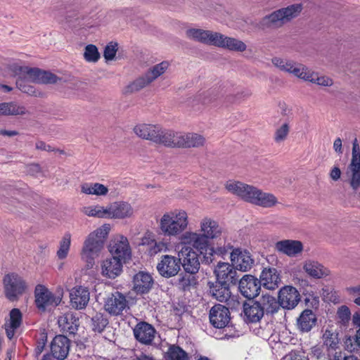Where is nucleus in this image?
I'll return each mask as SVG.
<instances>
[{
    "label": "nucleus",
    "instance_id": "1",
    "mask_svg": "<svg viewBox=\"0 0 360 360\" xmlns=\"http://www.w3.org/2000/svg\"><path fill=\"white\" fill-rule=\"evenodd\" d=\"M200 233L186 231L179 238L180 243L192 245L200 254H207L209 239L224 236L222 229L214 219L205 217L200 223Z\"/></svg>",
    "mask_w": 360,
    "mask_h": 360
},
{
    "label": "nucleus",
    "instance_id": "54",
    "mask_svg": "<svg viewBox=\"0 0 360 360\" xmlns=\"http://www.w3.org/2000/svg\"><path fill=\"white\" fill-rule=\"evenodd\" d=\"M252 91L248 89H243L234 95H230L226 98L227 102L229 103H239L241 101L250 98Z\"/></svg>",
    "mask_w": 360,
    "mask_h": 360
},
{
    "label": "nucleus",
    "instance_id": "43",
    "mask_svg": "<svg viewBox=\"0 0 360 360\" xmlns=\"http://www.w3.org/2000/svg\"><path fill=\"white\" fill-rule=\"evenodd\" d=\"M232 248V247L229 245H224L221 247H217L216 248H210L208 246V250L207 251V254H202L204 262L206 264H210L213 261V255H217L219 256H224L226 255L229 251Z\"/></svg>",
    "mask_w": 360,
    "mask_h": 360
},
{
    "label": "nucleus",
    "instance_id": "27",
    "mask_svg": "<svg viewBox=\"0 0 360 360\" xmlns=\"http://www.w3.org/2000/svg\"><path fill=\"white\" fill-rule=\"evenodd\" d=\"M275 248L288 257H295L302 252L303 245L300 240H283L275 244Z\"/></svg>",
    "mask_w": 360,
    "mask_h": 360
},
{
    "label": "nucleus",
    "instance_id": "24",
    "mask_svg": "<svg viewBox=\"0 0 360 360\" xmlns=\"http://www.w3.org/2000/svg\"><path fill=\"white\" fill-rule=\"evenodd\" d=\"M124 262L114 257L107 258L101 263V274L108 278H115L118 276L122 271Z\"/></svg>",
    "mask_w": 360,
    "mask_h": 360
},
{
    "label": "nucleus",
    "instance_id": "21",
    "mask_svg": "<svg viewBox=\"0 0 360 360\" xmlns=\"http://www.w3.org/2000/svg\"><path fill=\"white\" fill-rule=\"evenodd\" d=\"M70 348V341L65 335H56L51 343V358L64 360L67 358Z\"/></svg>",
    "mask_w": 360,
    "mask_h": 360
},
{
    "label": "nucleus",
    "instance_id": "22",
    "mask_svg": "<svg viewBox=\"0 0 360 360\" xmlns=\"http://www.w3.org/2000/svg\"><path fill=\"white\" fill-rule=\"evenodd\" d=\"M155 334L156 330L154 327L144 321L137 323L134 328L135 338L143 345H152Z\"/></svg>",
    "mask_w": 360,
    "mask_h": 360
},
{
    "label": "nucleus",
    "instance_id": "23",
    "mask_svg": "<svg viewBox=\"0 0 360 360\" xmlns=\"http://www.w3.org/2000/svg\"><path fill=\"white\" fill-rule=\"evenodd\" d=\"M70 303L76 309H84L89 301V291L86 287L75 286L70 291Z\"/></svg>",
    "mask_w": 360,
    "mask_h": 360
},
{
    "label": "nucleus",
    "instance_id": "42",
    "mask_svg": "<svg viewBox=\"0 0 360 360\" xmlns=\"http://www.w3.org/2000/svg\"><path fill=\"white\" fill-rule=\"evenodd\" d=\"M108 324V319L101 312H97L91 318V328L94 332L101 333Z\"/></svg>",
    "mask_w": 360,
    "mask_h": 360
},
{
    "label": "nucleus",
    "instance_id": "36",
    "mask_svg": "<svg viewBox=\"0 0 360 360\" xmlns=\"http://www.w3.org/2000/svg\"><path fill=\"white\" fill-rule=\"evenodd\" d=\"M229 285L218 282L209 283L210 292L217 300L221 302H226L231 297Z\"/></svg>",
    "mask_w": 360,
    "mask_h": 360
},
{
    "label": "nucleus",
    "instance_id": "61",
    "mask_svg": "<svg viewBox=\"0 0 360 360\" xmlns=\"http://www.w3.org/2000/svg\"><path fill=\"white\" fill-rule=\"evenodd\" d=\"M346 290L354 298V303L360 307V285L347 288Z\"/></svg>",
    "mask_w": 360,
    "mask_h": 360
},
{
    "label": "nucleus",
    "instance_id": "13",
    "mask_svg": "<svg viewBox=\"0 0 360 360\" xmlns=\"http://www.w3.org/2000/svg\"><path fill=\"white\" fill-rule=\"evenodd\" d=\"M109 251L114 257L126 262L131 257V248L127 238L120 236L111 240L109 245Z\"/></svg>",
    "mask_w": 360,
    "mask_h": 360
},
{
    "label": "nucleus",
    "instance_id": "64",
    "mask_svg": "<svg viewBox=\"0 0 360 360\" xmlns=\"http://www.w3.org/2000/svg\"><path fill=\"white\" fill-rule=\"evenodd\" d=\"M281 360H309L308 358L299 352L292 351Z\"/></svg>",
    "mask_w": 360,
    "mask_h": 360
},
{
    "label": "nucleus",
    "instance_id": "60",
    "mask_svg": "<svg viewBox=\"0 0 360 360\" xmlns=\"http://www.w3.org/2000/svg\"><path fill=\"white\" fill-rule=\"evenodd\" d=\"M338 318L342 324H346L351 319V312L347 306H342L337 312Z\"/></svg>",
    "mask_w": 360,
    "mask_h": 360
},
{
    "label": "nucleus",
    "instance_id": "59",
    "mask_svg": "<svg viewBox=\"0 0 360 360\" xmlns=\"http://www.w3.org/2000/svg\"><path fill=\"white\" fill-rule=\"evenodd\" d=\"M28 82H30L26 80L23 77H19L16 80V85L18 88L22 92L30 95L34 94L35 92L33 86L27 84Z\"/></svg>",
    "mask_w": 360,
    "mask_h": 360
},
{
    "label": "nucleus",
    "instance_id": "15",
    "mask_svg": "<svg viewBox=\"0 0 360 360\" xmlns=\"http://www.w3.org/2000/svg\"><path fill=\"white\" fill-rule=\"evenodd\" d=\"M214 274L218 283L228 284H236L238 276L236 269L228 262H218L214 269Z\"/></svg>",
    "mask_w": 360,
    "mask_h": 360
},
{
    "label": "nucleus",
    "instance_id": "3",
    "mask_svg": "<svg viewBox=\"0 0 360 360\" xmlns=\"http://www.w3.org/2000/svg\"><path fill=\"white\" fill-rule=\"evenodd\" d=\"M188 225V214L183 210L167 212L162 214L158 221L160 232L166 237L179 236L187 229Z\"/></svg>",
    "mask_w": 360,
    "mask_h": 360
},
{
    "label": "nucleus",
    "instance_id": "31",
    "mask_svg": "<svg viewBox=\"0 0 360 360\" xmlns=\"http://www.w3.org/2000/svg\"><path fill=\"white\" fill-rule=\"evenodd\" d=\"M159 126V124L141 123L134 126L133 131L138 137L154 143Z\"/></svg>",
    "mask_w": 360,
    "mask_h": 360
},
{
    "label": "nucleus",
    "instance_id": "45",
    "mask_svg": "<svg viewBox=\"0 0 360 360\" xmlns=\"http://www.w3.org/2000/svg\"><path fill=\"white\" fill-rule=\"evenodd\" d=\"M311 69H309L306 65L295 62L292 68L290 70V74H292L295 77L304 81H307L309 78V75Z\"/></svg>",
    "mask_w": 360,
    "mask_h": 360
},
{
    "label": "nucleus",
    "instance_id": "49",
    "mask_svg": "<svg viewBox=\"0 0 360 360\" xmlns=\"http://www.w3.org/2000/svg\"><path fill=\"white\" fill-rule=\"evenodd\" d=\"M71 243V235L66 233L60 243V248L57 251V256L59 259H65L68 254Z\"/></svg>",
    "mask_w": 360,
    "mask_h": 360
},
{
    "label": "nucleus",
    "instance_id": "47",
    "mask_svg": "<svg viewBox=\"0 0 360 360\" xmlns=\"http://www.w3.org/2000/svg\"><path fill=\"white\" fill-rule=\"evenodd\" d=\"M309 79L307 82L318 84L322 86H330L333 84V81L331 78L327 76H319L317 72L311 70L309 75Z\"/></svg>",
    "mask_w": 360,
    "mask_h": 360
},
{
    "label": "nucleus",
    "instance_id": "8",
    "mask_svg": "<svg viewBox=\"0 0 360 360\" xmlns=\"http://www.w3.org/2000/svg\"><path fill=\"white\" fill-rule=\"evenodd\" d=\"M181 245V248L178 252L180 265L183 266L186 273L196 274L200 266L198 254L194 250L195 248L192 245Z\"/></svg>",
    "mask_w": 360,
    "mask_h": 360
},
{
    "label": "nucleus",
    "instance_id": "55",
    "mask_svg": "<svg viewBox=\"0 0 360 360\" xmlns=\"http://www.w3.org/2000/svg\"><path fill=\"white\" fill-rule=\"evenodd\" d=\"M185 132L175 131L171 129L169 148H183Z\"/></svg>",
    "mask_w": 360,
    "mask_h": 360
},
{
    "label": "nucleus",
    "instance_id": "30",
    "mask_svg": "<svg viewBox=\"0 0 360 360\" xmlns=\"http://www.w3.org/2000/svg\"><path fill=\"white\" fill-rule=\"evenodd\" d=\"M303 269L314 278H321L330 274V270L317 261L308 259L303 264Z\"/></svg>",
    "mask_w": 360,
    "mask_h": 360
},
{
    "label": "nucleus",
    "instance_id": "18",
    "mask_svg": "<svg viewBox=\"0 0 360 360\" xmlns=\"http://www.w3.org/2000/svg\"><path fill=\"white\" fill-rule=\"evenodd\" d=\"M209 318L214 328H223L230 322L229 309L222 304H215L210 310Z\"/></svg>",
    "mask_w": 360,
    "mask_h": 360
},
{
    "label": "nucleus",
    "instance_id": "62",
    "mask_svg": "<svg viewBox=\"0 0 360 360\" xmlns=\"http://www.w3.org/2000/svg\"><path fill=\"white\" fill-rule=\"evenodd\" d=\"M311 354L317 359L326 358V353L323 345H315L311 348Z\"/></svg>",
    "mask_w": 360,
    "mask_h": 360
},
{
    "label": "nucleus",
    "instance_id": "20",
    "mask_svg": "<svg viewBox=\"0 0 360 360\" xmlns=\"http://www.w3.org/2000/svg\"><path fill=\"white\" fill-rule=\"evenodd\" d=\"M231 261L235 266L236 270L248 271L252 267L254 259H252L249 252L236 248L231 252Z\"/></svg>",
    "mask_w": 360,
    "mask_h": 360
},
{
    "label": "nucleus",
    "instance_id": "57",
    "mask_svg": "<svg viewBox=\"0 0 360 360\" xmlns=\"http://www.w3.org/2000/svg\"><path fill=\"white\" fill-rule=\"evenodd\" d=\"M117 43L111 41L105 47L103 56L106 60L114 59L117 51Z\"/></svg>",
    "mask_w": 360,
    "mask_h": 360
},
{
    "label": "nucleus",
    "instance_id": "51",
    "mask_svg": "<svg viewBox=\"0 0 360 360\" xmlns=\"http://www.w3.org/2000/svg\"><path fill=\"white\" fill-rule=\"evenodd\" d=\"M169 65V64L167 61H162L160 63L154 65L146 73L148 75V77L154 81L167 70Z\"/></svg>",
    "mask_w": 360,
    "mask_h": 360
},
{
    "label": "nucleus",
    "instance_id": "34",
    "mask_svg": "<svg viewBox=\"0 0 360 360\" xmlns=\"http://www.w3.org/2000/svg\"><path fill=\"white\" fill-rule=\"evenodd\" d=\"M322 340L326 353L341 349L338 333L333 330L331 327H328L325 330L322 335Z\"/></svg>",
    "mask_w": 360,
    "mask_h": 360
},
{
    "label": "nucleus",
    "instance_id": "58",
    "mask_svg": "<svg viewBox=\"0 0 360 360\" xmlns=\"http://www.w3.org/2000/svg\"><path fill=\"white\" fill-rule=\"evenodd\" d=\"M289 132V125L288 123L283 124L279 128H278L275 132L274 140L277 143L283 141Z\"/></svg>",
    "mask_w": 360,
    "mask_h": 360
},
{
    "label": "nucleus",
    "instance_id": "14",
    "mask_svg": "<svg viewBox=\"0 0 360 360\" xmlns=\"http://www.w3.org/2000/svg\"><path fill=\"white\" fill-rule=\"evenodd\" d=\"M218 32L200 28H188L186 37L190 40L203 44L215 46Z\"/></svg>",
    "mask_w": 360,
    "mask_h": 360
},
{
    "label": "nucleus",
    "instance_id": "26",
    "mask_svg": "<svg viewBox=\"0 0 360 360\" xmlns=\"http://www.w3.org/2000/svg\"><path fill=\"white\" fill-rule=\"evenodd\" d=\"M58 323L64 333L73 335L78 330L79 321L74 312L68 311L58 317Z\"/></svg>",
    "mask_w": 360,
    "mask_h": 360
},
{
    "label": "nucleus",
    "instance_id": "28",
    "mask_svg": "<svg viewBox=\"0 0 360 360\" xmlns=\"http://www.w3.org/2000/svg\"><path fill=\"white\" fill-rule=\"evenodd\" d=\"M259 281L265 288L275 290L281 284L280 275L275 268H264L261 273Z\"/></svg>",
    "mask_w": 360,
    "mask_h": 360
},
{
    "label": "nucleus",
    "instance_id": "53",
    "mask_svg": "<svg viewBox=\"0 0 360 360\" xmlns=\"http://www.w3.org/2000/svg\"><path fill=\"white\" fill-rule=\"evenodd\" d=\"M84 58L87 62H97L100 58V53L97 47L93 44L87 45L84 49Z\"/></svg>",
    "mask_w": 360,
    "mask_h": 360
},
{
    "label": "nucleus",
    "instance_id": "44",
    "mask_svg": "<svg viewBox=\"0 0 360 360\" xmlns=\"http://www.w3.org/2000/svg\"><path fill=\"white\" fill-rule=\"evenodd\" d=\"M167 360H189L188 354L180 347L172 345L166 353Z\"/></svg>",
    "mask_w": 360,
    "mask_h": 360
},
{
    "label": "nucleus",
    "instance_id": "6",
    "mask_svg": "<svg viewBox=\"0 0 360 360\" xmlns=\"http://www.w3.org/2000/svg\"><path fill=\"white\" fill-rule=\"evenodd\" d=\"M3 284L6 297L12 302L17 300L27 288L25 281L16 273L6 274Z\"/></svg>",
    "mask_w": 360,
    "mask_h": 360
},
{
    "label": "nucleus",
    "instance_id": "10",
    "mask_svg": "<svg viewBox=\"0 0 360 360\" xmlns=\"http://www.w3.org/2000/svg\"><path fill=\"white\" fill-rule=\"evenodd\" d=\"M103 307L109 314L117 316L122 315L124 310L129 309V302L123 294L116 291L105 299Z\"/></svg>",
    "mask_w": 360,
    "mask_h": 360
},
{
    "label": "nucleus",
    "instance_id": "39",
    "mask_svg": "<svg viewBox=\"0 0 360 360\" xmlns=\"http://www.w3.org/2000/svg\"><path fill=\"white\" fill-rule=\"evenodd\" d=\"M205 139L203 136L197 133H185L184 140V148H198L204 146Z\"/></svg>",
    "mask_w": 360,
    "mask_h": 360
},
{
    "label": "nucleus",
    "instance_id": "63",
    "mask_svg": "<svg viewBox=\"0 0 360 360\" xmlns=\"http://www.w3.org/2000/svg\"><path fill=\"white\" fill-rule=\"evenodd\" d=\"M345 356L341 349L326 352L328 360H345Z\"/></svg>",
    "mask_w": 360,
    "mask_h": 360
},
{
    "label": "nucleus",
    "instance_id": "4",
    "mask_svg": "<svg viewBox=\"0 0 360 360\" xmlns=\"http://www.w3.org/2000/svg\"><path fill=\"white\" fill-rule=\"evenodd\" d=\"M108 231V226L103 225L90 233L84 240L81 257L86 262L88 268H92L94 259L99 257Z\"/></svg>",
    "mask_w": 360,
    "mask_h": 360
},
{
    "label": "nucleus",
    "instance_id": "9",
    "mask_svg": "<svg viewBox=\"0 0 360 360\" xmlns=\"http://www.w3.org/2000/svg\"><path fill=\"white\" fill-rule=\"evenodd\" d=\"M19 71L20 74H25L24 79L26 80L38 84H56L61 81V78L55 74L43 71L39 68H30L27 67H20Z\"/></svg>",
    "mask_w": 360,
    "mask_h": 360
},
{
    "label": "nucleus",
    "instance_id": "35",
    "mask_svg": "<svg viewBox=\"0 0 360 360\" xmlns=\"http://www.w3.org/2000/svg\"><path fill=\"white\" fill-rule=\"evenodd\" d=\"M9 315L10 319L6 322L4 326L6 336L11 340L22 323V313L18 309L15 308L10 311Z\"/></svg>",
    "mask_w": 360,
    "mask_h": 360
},
{
    "label": "nucleus",
    "instance_id": "52",
    "mask_svg": "<svg viewBox=\"0 0 360 360\" xmlns=\"http://www.w3.org/2000/svg\"><path fill=\"white\" fill-rule=\"evenodd\" d=\"M153 82L148 75L146 73L143 76L136 79L133 83L128 86V89L130 91H137L144 88L149 84Z\"/></svg>",
    "mask_w": 360,
    "mask_h": 360
},
{
    "label": "nucleus",
    "instance_id": "17",
    "mask_svg": "<svg viewBox=\"0 0 360 360\" xmlns=\"http://www.w3.org/2000/svg\"><path fill=\"white\" fill-rule=\"evenodd\" d=\"M300 300L297 290L290 285L282 288L278 292L279 306L286 309H294Z\"/></svg>",
    "mask_w": 360,
    "mask_h": 360
},
{
    "label": "nucleus",
    "instance_id": "48",
    "mask_svg": "<svg viewBox=\"0 0 360 360\" xmlns=\"http://www.w3.org/2000/svg\"><path fill=\"white\" fill-rule=\"evenodd\" d=\"M344 346L345 349L349 352H358L360 351V339L357 332L354 336L345 338Z\"/></svg>",
    "mask_w": 360,
    "mask_h": 360
},
{
    "label": "nucleus",
    "instance_id": "32",
    "mask_svg": "<svg viewBox=\"0 0 360 360\" xmlns=\"http://www.w3.org/2000/svg\"><path fill=\"white\" fill-rule=\"evenodd\" d=\"M317 318L311 309H304L297 319V326L302 333L309 332L316 324Z\"/></svg>",
    "mask_w": 360,
    "mask_h": 360
},
{
    "label": "nucleus",
    "instance_id": "12",
    "mask_svg": "<svg viewBox=\"0 0 360 360\" xmlns=\"http://www.w3.org/2000/svg\"><path fill=\"white\" fill-rule=\"evenodd\" d=\"M159 274L167 278L178 274L181 269L179 257L165 255L161 257L160 261L157 264Z\"/></svg>",
    "mask_w": 360,
    "mask_h": 360
},
{
    "label": "nucleus",
    "instance_id": "5",
    "mask_svg": "<svg viewBox=\"0 0 360 360\" xmlns=\"http://www.w3.org/2000/svg\"><path fill=\"white\" fill-rule=\"evenodd\" d=\"M302 10V6L300 4L276 10L262 18L259 27L262 30L280 28L297 17Z\"/></svg>",
    "mask_w": 360,
    "mask_h": 360
},
{
    "label": "nucleus",
    "instance_id": "46",
    "mask_svg": "<svg viewBox=\"0 0 360 360\" xmlns=\"http://www.w3.org/2000/svg\"><path fill=\"white\" fill-rule=\"evenodd\" d=\"M156 135L157 137L155 139V143L169 148L170 143H172L170 141L171 129H164L160 125L158 132Z\"/></svg>",
    "mask_w": 360,
    "mask_h": 360
},
{
    "label": "nucleus",
    "instance_id": "38",
    "mask_svg": "<svg viewBox=\"0 0 360 360\" xmlns=\"http://www.w3.org/2000/svg\"><path fill=\"white\" fill-rule=\"evenodd\" d=\"M194 275L186 272L180 274L174 282V285L180 290L190 291L197 285V279Z\"/></svg>",
    "mask_w": 360,
    "mask_h": 360
},
{
    "label": "nucleus",
    "instance_id": "25",
    "mask_svg": "<svg viewBox=\"0 0 360 360\" xmlns=\"http://www.w3.org/2000/svg\"><path fill=\"white\" fill-rule=\"evenodd\" d=\"M217 35L214 46L238 52H243L247 49L246 44L239 39L226 37L219 32Z\"/></svg>",
    "mask_w": 360,
    "mask_h": 360
},
{
    "label": "nucleus",
    "instance_id": "56",
    "mask_svg": "<svg viewBox=\"0 0 360 360\" xmlns=\"http://www.w3.org/2000/svg\"><path fill=\"white\" fill-rule=\"evenodd\" d=\"M0 112H25V108L15 102L1 103Z\"/></svg>",
    "mask_w": 360,
    "mask_h": 360
},
{
    "label": "nucleus",
    "instance_id": "33",
    "mask_svg": "<svg viewBox=\"0 0 360 360\" xmlns=\"http://www.w3.org/2000/svg\"><path fill=\"white\" fill-rule=\"evenodd\" d=\"M243 313L245 320L250 323H257L264 316L263 311H262L257 300L245 302L243 304Z\"/></svg>",
    "mask_w": 360,
    "mask_h": 360
},
{
    "label": "nucleus",
    "instance_id": "37",
    "mask_svg": "<svg viewBox=\"0 0 360 360\" xmlns=\"http://www.w3.org/2000/svg\"><path fill=\"white\" fill-rule=\"evenodd\" d=\"M257 302L260 305L262 311H263V316L264 314H274L280 308L278 301L276 297L269 294L263 295Z\"/></svg>",
    "mask_w": 360,
    "mask_h": 360
},
{
    "label": "nucleus",
    "instance_id": "40",
    "mask_svg": "<svg viewBox=\"0 0 360 360\" xmlns=\"http://www.w3.org/2000/svg\"><path fill=\"white\" fill-rule=\"evenodd\" d=\"M217 94L212 89L203 91L195 96L189 103L193 105H207L215 99Z\"/></svg>",
    "mask_w": 360,
    "mask_h": 360
},
{
    "label": "nucleus",
    "instance_id": "29",
    "mask_svg": "<svg viewBox=\"0 0 360 360\" xmlns=\"http://www.w3.org/2000/svg\"><path fill=\"white\" fill-rule=\"evenodd\" d=\"M153 278L148 273L139 271L134 276L133 289L137 294L147 293L152 288Z\"/></svg>",
    "mask_w": 360,
    "mask_h": 360
},
{
    "label": "nucleus",
    "instance_id": "11",
    "mask_svg": "<svg viewBox=\"0 0 360 360\" xmlns=\"http://www.w3.org/2000/svg\"><path fill=\"white\" fill-rule=\"evenodd\" d=\"M35 303L39 310L45 311L47 307H56L60 302L59 297H56L46 287L38 285L34 290Z\"/></svg>",
    "mask_w": 360,
    "mask_h": 360
},
{
    "label": "nucleus",
    "instance_id": "16",
    "mask_svg": "<svg viewBox=\"0 0 360 360\" xmlns=\"http://www.w3.org/2000/svg\"><path fill=\"white\" fill-rule=\"evenodd\" d=\"M240 293L249 300L257 297L261 289V282L252 275H245L239 281Z\"/></svg>",
    "mask_w": 360,
    "mask_h": 360
},
{
    "label": "nucleus",
    "instance_id": "19",
    "mask_svg": "<svg viewBox=\"0 0 360 360\" xmlns=\"http://www.w3.org/2000/svg\"><path fill=\"white\" fill-rule=\"evenodd\" d=\"M108 219H124L134 215V210L131 205L126 201H116L107 206Z\"/></svg>",
    "mask_w": 360,
    "mask_h": 360
},
{
    "label": "nucleus",
    "instance_id": "41",
    "mask_svg": "<svg viewBox=\"0 0 360 360\" xmlns=\"http://www.w3.org/2000/svg\"><path fill=\"white\" fill-rule=\"evenodd\" d=\"M82 192L89 195H105L108 193V189L103 184H85L82 186Z\"/></svg>",
    "mask_w": 360,
    "mask_h": 360
},
{
    "label": "nucleus",
    "instance_id": "50",
    "mask_svg": "<svg viewBox=\"0 0 360 360\" xmlns=\"http://www.w3.org/2000/svg\"><path fill=\"white\" fill-rule=\"evenodd\" d=\"M84 212L89 217H96L98 218H108L107 207L102 206H89L84 208Z\"/></svg>",
    "mask_w": 360,
    "mask_h": 360
},
{
    "label": "nucleus",
    "instance_id": "2",
    "mask_svg": "<svg viewBox=\"0 0 360 360\" xmlns=\"http://www.w3.org/2000/svg\"><path fill=\"white\" fill-rule=\"evenodd\" d=\"M226 188L243 200L264 208H271L279 203L274 194L263 192L257 187L240 181H229Z\"/></svg>",
    "mask_w": 360,
    "mask_h": 360
},
{
    "label": "nucleus",
    "instance_id": "7",
    "mask_svg": "<svg viewBox=\"0 0 360 360\" xmlns=\"http://www.w3.org/2000/svg\"><path fill=\"white\" fill-rule=\"evenodd\" d=\"M345 175L352 190L360 188V146L355 139L352 143V158L347 167Z\"/></svg>",
    "mask_w": 360,
    "mask_h": 360
}]
</instances>
